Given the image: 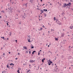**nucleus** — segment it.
<instances>
[{"mask_svg":"<svg viewBox=\"0 0 73 73\" xmlns=\"http://www.w3.org/2000/svg\"><path fill=\"white\" fill-rule=\"evenodd\" d=\"M26 14H25V13H24V15L23 16V19H25V17H26Z\"/></svg>","mask_w":73,"mask_h":73,"instance_id":"obj_1","label":"nucleus"},{"mask_svg":"<svg viewBox=\"0 0 73 73\" xmlns=\"http://www.w3.org/2000/svg\"><path fill=\"white\" fill-rule=\"evenodd\" d=\"M67 6V5L66 3H64V5H63V6L62 7H65Z\"/></svg>","mask_w":73,"mask_h":73,"instance_id":"obj_2","label":"nucleus"},{"mask_svg":"<svg viewBox=\"0 0 73 73\" xmlns=\"http://www.w3.org/2000/svg\"><path fill=\"white\" fill-rule=\"evenodd\" d=\"M57 24H59V25H61V22H60V21H58L57 22Z\"/></svg>","mask_w":73,"mask_h":73,"instance_id":"obj_3","label":"nucleus"},{"mask_svg":"<svg viewBox=\"0 0 73 73\" xmlns=\"http://www.w3.org/2000/svg\"><path fill=\"white\" fill-rule=\"evenodd\" d=\"M61 37H64V33H62V34L61 35Z\"/></svg>","mask_w":73,"mask_h":73,"instance_id":"obj_4","label":"nucleus"},{"mask_svg":"<svg viewBox=\"0 0 73 73\" xmlns=\"http://www.w3.org/2000/svg\"><path fill=\"white\" fill-rule=\"evenodd\" d=\"M30 62L31 63H32V62H35V60H30Z\"/></svg>","mask_w":73,"mask_h":73,"instance_id":"obj_5","label":"nucleus"},{"mask_svg":"<svg viewBox=\"0 0 73 73\" xmlns=\"http://www.w3.org/2000/svg\"><path fill=\"white\" fill-rule=\"evenodd\" d=\"M31 49H33V48H34V46H33V45H32V44H31Z\"/></svg>","mask_w":73,"mask_h":73,"instance_id":"obj_6","label":"nucleus"},{"mask_svg":"<svg viewBox=\"0 0 73 73\" xmlns=\"http://www.w3.org/2000/svg\"><path fill=\"white\" fill-rule=\"evenodd\" d=\"M22 23V22L21 21H19V22L18 23V24H19V25H21V23Z\"/></svg>","mask_w":73,"mask_h":73,"instance_id":"obj_7","label":"nucleus"},{"mask_svg":"<svg viewBox=\"0 0 73 73\" xmlns=\"http://www.w3.org/2000/svg\"><path fill=\"white\" fill-rule=\"evenodd\" d=\"M67 5H69V6H70L71 5V3H69L68 4H67Z\"/></svg>","mask_w":73,"mask_h":73,"instance_id":"obj_8","label":"nucleus"},{"mask_svg":"<svg viewBox=\"0 0 73 73\" xmlns=\"http://www.w3.org/2000/svg\"><path fill=\"white\" fill-rule=\"evenodd\" d=\"M69 28L71 29H73V26H70L69 27Z\"/></svg>","mask_w":73,"mask_h":73,"instance_id":"obj_9","label":"nucleus"},{"mask_svg":"<svg viewBox=\"0 0 73 73\" xmlns=\"http://www.w3.org/2000/svg\"><path fill=\"white\" fill-rule=\"evenodd\" d=\"M23 48H24V49H28V48H27V47H26V46H24L23 47Z\"/></svg>","mask_w":73,"mask_h":73,"instance_id":"obj_10","label":"nucleus"},{"mask_svg":"<svg viewBox=\"0 0 73 73\" xmlns=\"http://www.w3.org/2000/svg\"><path fill=\"white\" fill-rule=\"evenodd\" d=\"M34 53H36V51H33L32 53V54H34Z\"/></svg>","mask_w":73,"mask_h":73,"instance_id":"obj_11","label":"nucleus"},{"mask_svg":"<svg viewBox=\"0 0 73 73\" xmlns=\"http://www.w3.org/2000/svg\"><path fill=\"white\" fill-rule=\"evenodd\" d=\"M55 39L56 41H58V39L57 38H55Z\"/></svg>","mask_w":73,"mask_h":73,"instance_id":"obj_12","label":"nucleus"},{"mask_svg":"<svg viewBox=\"0 0 73 73\" xmlns=\"http://www.w3.org/2000/svg\"><path fill=\"white\" fill-rule=\"evenodd\" d=\"M40 12L41 13H44V11L42 10H40Z\"/></svg>","mask_w":73,"mask_h":73,"instance_id":"obj_13","label":"nucleus"},{"mask_svg":"<svg viewBox=\"0 0 73 73\" xmlns=\"http://www.w3.org/2000/svg\"><path fill=\"white\" fill-rule=\"evenodd\" d=\"M48 65H51V63L49 62H48Z\"/></svg>","mask_w":73,"mask_h":73,"instance_id":"obj_14","label":"nucleus"},{"mask_svg":"<svg viewBox=\"0 0 73 73\" xmlns=\"http://www.w3.org/2000/svg\"><path fill=\"white\" fill-rule=\"evenodd\" d=\"M30 3H33V0H30Z\"/></svg>","mask_w":73,"mask_h":73,"instance_id":"obj_15","label":"nucleus"},{"mask_svg":"<svg viewBox=\"0 0 73 73\" xmlns=\"http://www.w3.org/2000/svg\"><path fill=\"white\" fill-rule=\"evenodd\" d=\"M44 15L45 17H46V14L45 13L44 14Z\"/></svg>","mask_w":73,"mask_h":73,"instance_id":"obj_16","label":"nucleus"},{"mask_svg":"<svg viewBox=\"0 0 73 73\" xmlns=\"http://www.w3.org/2000/svg\"><path fill=\"white\" fill-rule=\"evenodd\" d=\"M30 72V70H29L27 71V73H29Z\"/></svg>","mask_w":73,"mask_h":73,"instance_id":"obj_17","label":"nucleus"},{"mask_svg":"<svg viewBox=\"0 0 73 73\" xmlns=\"http://www.w3.org/2000/svg\"><path fill=\"white\" fill-rule=\"evenodd\" d=\"M28 42H30L31 41H30V39H29L28 40Z\"/></svg>","mask_w":73,"mask_h":73,"instance_id":"obj_18","label":"nucleus"},{"mask_svg":"<svg viewBox=\"0 0 73 73\" xmlns=\"http://www.w3.org/2000/svg\"><path fill=\"white\" fill-rule=\"evenodd\" d=\"M17 72H18V73H20V72H19V70H18L17 71Z\"/></svg>","mask_w":73,"mask_h":73,"instance_id":"obj_19","label":"nucleus"},{"mask_svg":"<svg viewBox=\"0 0 73 73\" xmlns=\"http://www.w3.org/2000/svg\"><path fill=\"white\" fill-rule=\"evenodd\" d=\"M49 62L51 64H52V63H53V62H52L51 61H50Z\"/></svg>","mask_w":73,"mask_h":73,"instance_id":"obj_20","label":"nucleus"},{"mask_svg":"<svg viewBox=\"0 0 73 73\" xmlns=\"http://www.w3.org/2000/svg\"><path fill=\"white\" fill-rule=\"evenodd\" d=\"M42 30V28H41L40 29V31H41Z\"/></svg>","mask_w":73,"mask_h":73,"instance_id":"obj_21","label":"nucleus"},{"mask_svg":"<svg viewBox=\"0 0 73 73\" xmlns=\"http://www.w3.org/2000/svg\"><path fill=\"white\" fill-rule=\"evenodd\" d=\"M1 12H3V13H4V11H1Z\"/></svg>","mask_w":73,"mask_h":73,"instance_id":"obj_22","label":"nucleus"},{"mask_svg":"<svg viewBox=\"0 0 73 73\" xmlns=\"http://www.w3.org/2000/svg\"><path fill=\"white\" fill-rule=\"evenodd\" d=\"M42 62H44V60L42 59Z\"/></svg>","mask_w":73,"mask_h":73,"instance_id":"obj_23","label":"nucleus"},{"mask_svg":"<svg viewBox=\"0 0 73 73\" xmlns=\"http://www.w3.org/2000/svg\"><path fill=\"white\" fill-rule=\"evenodd\" d=\"M54 20H56V17H54Z\"/></svg>","mask_w":73,"mask_h":73,"instance_id":"obj_24","label":"nucleus"},{"mask_svg":"<svg viewBox=\"0 0 73 73\" xmlns=\"http://www.w3.org/2000/svg\"><path fill=\"white\" fill-rule=\"evenodd\" d=\"M38 55H40V51H39V52H38Z\"/></svg>","mask_w":73,"mask_h":73,"instance_id":"obj_25","label":"nucleus"},{"mask_svg":"<svg viewBox=\"0 0 73 73\" xmlns=\"http://www.w3.org/2000/svg\"><path fill=\"white\" fill-rule=\"evenodd\" d=\"M13 64V63H11V64H10V65L12 66V65Z\"/></svg>","mask_w":73,"mask_h":73,"instance_id":"obj_26","label":"nucleus"},{"mask_svg":"<svg viewBox=\"0 0 73 73\" xmlns=\"http://www.w3.org/2000/svg\"><path fill=\"white\" fill-rule=\"evenodd\" d=\"M6 66H7V67L8 68H9V66L8 65H7Z\"/></svg>","mask_w":73,"mask_h":73,"instance_id":"obj_27","label":"nucleus"},{"mask_svg":"<svg viewBox=\"0 0 73 73\" xmlns=\"http://www.w3.org/2000/svg\"><path fill=\"white\" fill-rule=\"evenodd\" d=\"M2 38L4 40V37H2Z\"/></svg>","mask_w":73,"mask_h":73,"instance_id":"obj_28","label":"nucleus"},{"mask_svg":"<svg viewBox=\"0 0 73 73\" xmlns=\"http://www.w3.org/2000/svg\"><path fill=\"white\" fill-rule=\"evenodd\" d=\"M26 53H28V51H26Z\"/></svg>","mask_w":73,"mask_h":73,"instance_id":"obj_29","label":"nucleus"},{"mask_svg":"<svg viewBox=\"0 0 73 73\" xmlns=\"http://www.w3.org/2000/svg\"><path fill=\"white\" fill-rule=\"evenodd\" d=\"M52 66H53V65H54V64H53V63H52Z\"/></svg>","mask_w":73,"mask_h":73,"instance_id":"obj_30","label":"nucleus"},{"mask_svg":"<svg viewBox=\"0 0 73 73\" xmlns=\"http://www.w3.org/2000/svg\"><path fill=\"white\" fill-rule=\"evenodd\" d=\"M29 54H31V51H29Z\"/></svg>","mask_w":73,"mask_h":73,"instance_id":"obj_31","label":"nucleus"},{"mask_svg":"<svg viewBox=\"0 0 73 73\" xmlns=\"http://www.w3.org/2000/svg\"><path fill=\"white\" fill-rule=\"evenodd\" d=\"M45 10H46V9H44L43 11H45Z\"/></svg>","mask_w":73,"mask_h":73,"instance_id":"obj_32","label":"nucleus"},{"mask_svg":"<svg viewBox=\"0 0 73 73\" xmlns=\"http://www.w3.org/2000/svg\"><path fill=\"white\" fill-rule=\"evenodd\" d=\"M18 55H20V53H18Z\"/></svg>","mask_w":73,"mask_h":73,"instance_id":"obj_33","label":"nucleus"},{"mask_svg":"<svg viewBox=\"0 0 73 73\" xmlns=\"http://www.w3.org/2000/svg\"><path fill=\"white\" fill-rule=\"evenodd\" d=\"M5 16H6V18H7V16L6 15H5Z\"/></svg>","mask_w":73,"mask_h":73,"instance_id":"obj_34","label":"nucleus"},{"mask_svg":"<svg viewBox=\"0 0 73 73\" xmlns=\"http://www.w3.org/2000/svg\"><path fill=\"white\" fill-rule=\"evenodd\" d=\"M9 69H10V68H11L10 66L9 67Z\"/></svg>","mask_w":73,"mask_h":73,"instance_id":"obj_35","label":"nucleus"},{"mask_svg":"<svg viewBox=\"0 0 73 73\" xmlns=\"http://www.w3.org/2000/svg\"><path fill=\"white\" fill-rule=\"evenodd\" d=\"M51 31H54V30H53L52 29H51Z\"/></svg>","mask_w":73,"mask_h":73,"instance_id":"obj_36","label":"nucleus"},{"mask_svg":"<svg viewBox=\"0 0 73 73\" xmlns=\"http://www.w3.org/2000/svg\"><path fill=\"white\" fill-rule=\"evenodd\" d=\"M15 41H16V42L17 43V40H16Z\"/></svg>","mask_w":73,"mask_h":73,"instance_id":"obj_37","label":"nucleus"},{"mask_svg":"<svg viewBox=\"0 0 73 73\" xmlns=\"http://www.w3.org/2000/svg\"><path fill=\"white\" fill-rule=\"evenodd\" d=\"M47 9H46V10H45V12H46V11H47Z\"/></svg>","mask_w":73,"mask_h":73,"instance_id":"obj_38","label":"nucleus"},{"mask_svg":"<svg viewBox=\"0 0 73 73\" xmlns=\"http://www.w3.org/2000/svg\"><path fill=\"white\" fill-rule=\"evenodd\" d=\"M7 25H8V23H7Z\"/></svg>","mask_w":73,"mask_h":73,"instance_id":"obj_39","label":"nucleus"},{"mask_svg":"<svg viewBox=\"0 0 73 73\" xmlns=\"http://www.w3.org/2000/svg\"><path fill=\"white\" fill-rule=\"evenodd\" d=\"M43 60H45V58H44L43 59Z\"/></svg>","mask_w":73,"mask_h":73,"instance_id":"obj_40","label":"nucleus"},{"mask_svg":"<svg viewBox=\"0 0 73 73\" xmlns=\"http://www.w3.org/2000/svg\"><path fill=\"white\" fill-rule=\"evenodd\" d=\"M0 58V59H2V58H1V57Z\"/></svg>","mask_w":73,"mask_h":73,"instance_id":"obj_41","label":"nucleus"},{"mask_svg":"<svg viewBox=\"0 0 73 73\" xmlns=\"http://www.w3.org/2000/svg\"><path fill=\"white\" fill-rule=\"evenodd\" d=\"M3 55H5V53H3Z\"/></svg>","mask_w":73,"mask_h":73,"instance_id":"obj_42","label":"nucleus"},{"mask_svg":"<svg viewBox=\"0 0 73 73\" xmlns=\"http://www.w3.org/2000/svg\"><path fill=\"white\" fill-rule=\"evenodd\" d=\"M9 54H10L11 52H9Z\"/></svg>","mask_w":73,"mask_h":73,"instance_id":"obj_43","label":"nucleus"},{"mask_svg":"<svg viewBox=\"0 0 73 73\" xmlns=\"http://www.w3.org/2000/svg\"><path fill=\"white\" fill-rule=\"evenodd\" d=\"M42 27H44V28H45V27L44 25L42 26Z\"/></svg>","mask_w":73,"mask_h":73,"instance_id":"obj_44","label":"nucleus"},{"mask_svg":"<svg viewBox=\"0 0 73 73\" xmlns=\"http://www.w3.org/2000/svg\"><path fill=\"white\" fill-rule=\"evenodd\" d=\"M55 58H55V60H56V57H55Z\"/></svg>","mask_w":73,"mask_h":73,"instance_id":"obj_45","label":"nucleus"},{"mask_svg":"<svg viewBox=\"0 0 73 73\" xmlns=\"http://www.w3.org/2000/svg\"><path fill=\"white\" fill-rule=\"evenodd\" d=\"M40 1L42 2V0H40Z\"/></svg>","mask_w":73,"mask_h":73,"instance_id":"obj_46","label":"nucleus"},{"mask_svg":"<svg viewBox=\"0 0 73 73\" xmlns=\"http://www.w3.org/2000/svg\"><path fill=\"white\" fill-rule=\"evenodd\" d=\"M44 5H45V4H43V5H42V6H44Z\"/></svg>","mask_w":73,"mask_h":73,"instance_id":"obj_47","label":"nucleus"},{"mask_svg":"<svg viewBox=\"0 0 73 73\" xmlns=\"http://www.w3.org/2000/svg\"><path fill=\"white\" fill-rule=\"evenodd\" d=\"M17 58H15V60H17Z\"/></svg>","mask_w":73,"mask_h":73,"instance_id":"obj_48","label":"nucleus"},{"mask_svg":"<svg viewBox=\"0 0 73 73\" xmlns=\"http://www.w3.org/2000/svg\"><path fill=\"white\" fill-rule=\"evenodd\" d=\"M62 15H63V14H64V13H62Z\"/></svg>","mask_w":73,"mask_h":73,"instance_id":"obj_49","label":"nucleus"},{"mask_svg":"<svg viewBox=\"0 0 73 73\" xmlns=\"http://www.w3.org/2000/svg\"><path fill=\"white\" fill-rule=\"evenodd\" d=\"M50 5H52V4H51V3H50Z\"/></svg>","mask_w":73,"mask_h":73,"instance_id":"obj_50","label":"nucleus"},{"mask_svg":"<svg viewBox=\"0 0 73 73\" xmlns=\"http://www.w3.org/2000/svg\"><path fill=\"white\" fill-rule=\"evenodd\" d=\"M2 49H3V47H2V48H1V50H2Z\"/></svg>","mask_w":73,"mask_h":73,"instance_id":"obj_51","label":"nucleus"},{"mask_svg":"<svg viewBox=\"0 0 73 73\" xmlns=\"http://www.w3.org/2000/svg\"><path fill=\"white\" fill-rule=\"evenodd\" d=\"M48 47H49V45H48Z\"/></svg>","mask_w":73,"mask_h":73,"instance_id":"obj_52","label":"nucleus"},{"mask_svg":"<svg viewBox=\"0 0 73 73\" xmlns=\"http://www.w3.org/2000/svg\"><path fill=\"white\" fill-rule=\"evenodd\" d=\"M10 35H11V34H12V33H10Z\"/></svg>","mask_w":73,"mask_h":73,"instance_id":"obj_53","label":"nucleus"},{"mask_svg":"<svg viewBox=\"0 0 73 73\" xmlns=\"http://www.w3.org/2000/svg\"><path fill=\"white\" fill-rule=\"evenodd\" d=\"M0 17V18H1V16Z\"/></svg>","mask_w":73,"mask_h":73,"instance_id":"obj_54","label":"nucleus"},{"mask_svg":"<svg viewBox=\"0 0 73 73\" xmlns=\"http://www.w3.org/2000/svg\"><path fill=\"white\" fill-rule=\"evenodd\" d=\"M39 21H40V20H41V19H39Z\"/></svg>","mask_w":73,"mask_h":73,"instance_id":"obj_55","label":"nucleus"},{"mask_svg":"<svg viewBox=\"0 0 73 73\" xmlns=\"http://www.w3.org/2000/svg\"><path fill=\"white\" fill-rule=\"evenodd\" d=\"M43 35H44V33H43Z\"/></svg>","mask_w":73,"mask_h":73,"instance_id":"obj_56","label":"nucleus"},{"mask_svg":"<svg viewBox=\"0 0 73 73\" xmlns=\"http://www.w3.org/2000/svg\"><path fill=\"white\" fill-rule=\"evenodd\" d=\"M70 48V46H69V48Z\"/></svg>","mask_w":73,"mask_h":73,"instance_id":"obj_57","label":"nucleus"},{"mask_svg":"<svg viewBox=\"0 0 73 73\" xmlns=\"http://www.w3.org/2000/svg\"><path fill=\"white\" fill-rule=\"evenodd\" d=\"M29 66H31V64H29Z\"/></svg>","mask_w":73,"mask_h":73,"instance_id":"obj_58","label":"nucleus"},{"mask_svg":"<svg viewBox=\"0 0 73 73\" xmlns=\"http://www.w3.org/2000/svg\"><path fill=\"white\" fill-rule=\"evenodd\" d=\"M9 38H7V40H9Z\"/></svg>","mask_w":73,"mask_h":73,"instance_id":"obj_59","label":"nucleus"},{"mask_svg":"<svg viewBox=\"0 0 73 73\" xmlns=\"http://www.w3.org/2000/svg\"><path fill=\"white\" fill-rule=\"evenodd\" d=\"M2 73H4V72H3V71L2 72Z\"/></svg>","mask_w":73,"mask_h":73,"instance_id":"obj_60","label":"nucleus"},{"mask_svg":"<svg viewBox=\"0 0 73 73\" xmlns=\"http://www.w3.org/2000/svg\"><path fill=\"white\" fill-rule=\"evenodd\" d=\"M69 69H70V67H69Z\"/></svg>","mask_w":73,"mask_h":73,"instance_id":"obj_61","label":"nucleus"},{"mask_svg":"<svg viewBox=\"0 0 73 73\" xmlns=\"http://www.w3.org/2000/svg\"><path fill=\"white\" fill-rule=\"evenodd\" d=\"M12 65H14V64H12Z\"/></svg>","mask_w":73,"mask_h":73,"instance_id":"obj_62","label":"nucleus"},{"mask_svg":"<svg viewBox=\"0 0 73 73\" xmlns=\"http://www.w3.org/2000/svg\"><path fill=\"white\" fill-rule=\"evenodd\" d=\"M41 50H40V52H41Z\"/></svg>","mask_w":73,"mask_h":73,"instance_id":"obj_63","label":"nucleus"},{"mask_svg":"<svg viewBox=\"0 0 73 73\" xmlns=\"http://www.w3.org/2000/svg\"><path fill=\"white\" fill-rule=\"evenodd\" d=\"M7 65L8 66V65H9V64H7Z\"/></svg>","mask_w":73,"mask_h":73,"instance_id":"obj_64","label":"nucleus"}]
</instances>
